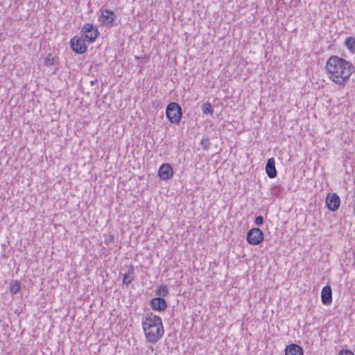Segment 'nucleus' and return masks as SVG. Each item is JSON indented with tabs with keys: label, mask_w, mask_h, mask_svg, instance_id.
Segmentation results:
<instances>
[{
	"label": "nucleus",
	"mask_w": 355,
	"mask_h": 355,
	"mask_svg": "<svg viewBox=\"0 0 355 355\" xmlns=\"http://www.w3.org/2000/svg\"><path fill=\"white\" fill-rule=\"evenodd\" d=\"M326 69L329 79L339 85H345L355 71L352 62L336 55H331L327 60Z\"/></svg>",
	"instance_id": "f257e3e1"
},
{
	"label": "nucleus",
	"mask_w": 355,
	"mask_h": 355,
	"mask_svg": "<svg viewBox=\"0 0 355 355\" xmlns=\"http://www.w3.org/2000/svg\"><path fill=\"white\" fill-rule=\"evenodd\" d=\"M166 115L171 123L178 124L182 116V108L177 103H170L166 107Z\"/></svg>",
	"instance_id": "f03ea898"
},
{
	"label": "nucleus",
	"mask_w": 355,
	"mask_h": 355,
	"mask_svg": "<svg viewBox=\"0 0 355 355\" xmlns=\"http://www.w3.org/2000/svg\"><path fill=\"white\" fill-rule=\"evenodd\" d=\"M144 331L148 341L152 344H155L160 340L164 332L163 324L153 326Z\"/></svg>",
	"instance_id": "7ed1b4c3"
},
{
	"label": "nucleus",
	"mask_w": 355,
	"mask_h": 355,
	"mask_svg": "<svg viewBox=\"0 0 355 355\" xmlns=\"http://www.w3.org/2000/svg\"><path fill=\"white\" fill-rule=\"evenodd\" d=\"M246 240L249 244L257 245L263 241V233L259 228L253 227L248 232Z\"/></svg>",
	"instance_id": "20e7f679"
},
{
	"label": "nucleus",
	"mask_w": 355,
	"mask_h": 355,
	"mask_svg": "<svg viewBox=\"0 0 355 355\" xmlns=\"http://www.w3.org/2000/svg\"><path fill=\"white\" fill-rule=\"evenodd\" d=\"M81 32L83 33L85 40H87L90 42H94L98 35L97 28L90 24H85L82 28Z\"/></svg>",
	"instance_id": "39448f33"
},
{
	"label": "nucleus",
	"mask_w": 355,
	"mask_h": 355,
	"mask_svg": "<svg viewBox=\"0 0 355 355\" xmlns=\"http://www.w3.org/2000/svg\"><path fill=\"white\" fill-rule=\"evenodd\" d=\"M161 324H163L159 316L153 315L152 313L144 316V320H142V327L144 330H146V329H148L153 326H159Z\"/></svg>",
	"instance_id": "423d86ee"
},
{
	"label": "nucleus",
	"mask_w": 355,
	"mask_h": 355,
	"mask_svg": "<svg viewBox=\"0 0 355 355\" xmlns=\"http://www.w3.org/2000/svg\"><path fill=\"white\" fill-rule=\"evenodd\" d=\"M116 19L115 13L107 9L102 10L101 14L98 17V21L105 26H112Z\"/></svg>",
	"instance_id": "0eeeda50"
},
{
	"label": "nucleus",
	"mask_w": 355,
	"mask_h": 355,
	"mask_svg": "<svg viewBox=\"0 0 355 355\" xmlns=\"http://www.w3.org/2000/svg\"><path fill=\"white\" fill-rule=\"evenodd\" d=\"M72 50L78 54H83L87 50L85 40L81 37H74L70 41Z\"/></svg>",
	"instance_id": "6e6552de"
},
{
	"label": "nucleus",
	"mask_w": 355,
	"mask_h": 355,
	"mask_svg": "<svg viewBox=\"0 0 355 355\" xmlns=\"http://www.w3.org/2000/svg\"><path fill=\"white\" fill-rule=\"evenodd\" d=\"M340 204V197L335 193H329L326 198V205L329 210L335 211L338 209Z\"/></svg>",
	"instance_id": "1a4fd4ad"
},
{
	"label": "nucleus",
	"mask_w": 355,
	"mask_h": 355,
	"mask_svg": "<svg viewBox=\"0 0 355 355\" xmlns=\"http://www.w3.org/2000/svg\"><path fill=\"white\" fill-rule=\"evenodd\" d=\"M173 175V170L169 164H163L158 171V176L162 180H168Z\"/></svg>",
	"instance_id": "9d476101"
},
{
	"label": "nucleus",
	"mask_w": 355,
	"mask_h": 355,
	"mask_svg": "<svg viewBox=\"0 0 355 355\" xmlns=\"http://www.w3.org/2000/svg\"><path fill=\"white\" fill-rule=\"evenodd\" d=\"M150 304L153 310L158 311H164L168 306L166 301L160 297L153 298Z\"/></svg>",
	"instance_id": "9b49d317"
},
{
	"label": "nucleus",
	"mask_w": 355,
	"mask_h": 355,
	"mask_svg": "<svg viewBox=\"0 0 355 355\" xmlns=\"http://www.w3.org/2000/svg\"><path fill=\"white\" fill-rule=\"evenodd\" d=\"M321 300L323 304L329 305L332 302V291L329 285L324 286L321 291Z\"/></svg>",
	"instance_id": "f8f14e48"
},
{
	"label": "nucleus",
	"mask_w": 355,
	"mask_h": 355,
	"mask_svg": "<svg viewBox=\"0 0 355 355\" xmlns=\"http://www.w3.org/2000/svg\"><path fill=\"white\" fill-rule=\"evenodd\" d=\"M266 172L270 178H274L277 176V170L275 168V162L274 158L268 159L266 165Z\"/></svg>",
	"instance_id": "ddd939ff"
},
{
	"label": "nucleus",
	"mask_w": 355,
	"mask_h": 355,
	"mask_svg": "<svg viewBox=\"0 0 355 355\" xmlns=\"http://www.w3.org/2000/svg\"><path fill=\"white\" fill-rule=\"evenodd\" d=\"M286 355H303L302 348L297 344H291L285 349Z\"/></svg>",
	"instance_id": "4468645a"
},
{
	"label": "nucleus",
	"mask_w": 355,
	"mask_h": 355,
	"mask_svg": "<svg viewBox=\"0 0 355 355\" xmlns=\"http://www.w3.org/2000/svg\"><path fill=\"white\" fill-rule=\"evenodd\" d=\"M134 274V268L132 266H130L128 268V271L127 273L123 275V283L124 284L128 285L134 279L132 275Z\"/></svg>",
	"instance_id": "2eb2a0df"
},
{
	"label": "nucleus",
	"mask_w": 355,
	"mask_h": 355,
	"mask_svg": "<svg viewBox=\"0 0 355 355\" xmlns=\"http://www.w3.org/2000/svg\"><path fill=\"white\" fill-rule=\"evenodd\" d=\"M168 294V289L166 285H159L156 290V295L164 297Z\"/></svg>",
	"instance_id": "dca6fc26"
},
{
	"label": "nucleus",
	"mask_w": 355,
	"mask_h": 355,
	"mask_svg": "<svg viewBox=\"0 0 355 355\" xmlns=\"http://www.w3.org/2000/svg\"><path fill=\"white\" fill-rule=\"evenodd\" d=\"M345 44L350 51L354 52L355 51V37H347L345 41Z\"/></svg>",
	"instance_id": "f3484780"
},
{
	"label": "nucleus",
	"mask_w": 355,
	"mask_h": 355,
	"mask_svg": "<svg viewBox=\"0 0 355 355\" xmlns=\"http://www.w3.org/2000/svg\"><path fill=\"white\" fill-rule=\"evenodd\" d=\"M20 289V284L17 280H13L10 284V292L12 294H17Z\"/></svg>",
	"instance_id": "a211bd4d"
},
{
	"label": "nucleus",
	"mask_w": 355,
	"mask_h": 355,
	"mask_svg": "<svg viewBox=\"0 0 355 355\" xmlns=\"http://www.w3.org/2000/svg\"><path fill=\"white\" fill-rule=\"evenodd\" d=\"M202 113L207 115H212L214 113V110L212 108L211 105L209 103H205L202 106Z\"/></svg>",
	"instance_id": "6ab92c4d"
},
{
	"label": "nucleus",
	"mask_w": 355,
	"mask_h": 355,
	"mask_svg": "<svg viewBox=\"0 0 355 355\" xmlns=\"http://www.w3.org/2000/svg\"><path fill=\"white\" fill-rule=\"evenodd\" d=\"M201 145L202 146V149L204 150H208L210 146L209 139V137H203L200 142Z\"/></svg>",
	"instance_id": "aec40b11"
},
{
	"label": "nucleus",
	"mask_w": 355,
	"mask_h": 355,
	"mask_svg": "<svg viewBox=\"0 0 355 355\" xmlns=\"http://www.w3.org/2000/svg\"><path fill=\"white\" fill-rule=\"evenodd\" d=\"M54 57L52 56V55L51 53H49L45 58H44V63L46 66H51L54 63Z\"/></svg>",
	"instance_id": "412c9836"
},
{
	"label": "nucleus",
	"mask_w": 355,
	"mask_h": 355,
	"mask_svg": "<svg viewBox=\"0 0 355 355\" xmlns=\"http://www.w3.org/2000/svg\"><path fill=\"white\" fill-rule=\"evenodd\" d=\"M264 220L262 216H258L255 218L254 223L257 226H261L263 224Z\"/></svg>",
	"instance_id": "4be33fe9"
},
{
	"label": "nucleus",
	"mask_w": 355,
	"mask_h": 355,
	"mask_svg": "<svg viewBox=\"0 0 355 355\" xmlns=\"http://www.w3.org/2000/svg\"><path fill=\"white\" fill-rule=\"evenodd\" d=\"M338 355H354V353L349 349L341 350Z\"/></svg>",
	"instance_id": "5701e85b"
},
{
	"label": "nucleus",
	"mask_w": 355,
	"mask_h": 355,
	"mask_svg": "<svg viewBox=\"0 0 355 355\" xmlns=\"http://www.w3.org/2000/svg\"><path fill=\"white\" fill-rule=\"evenodd\" d=\"M114 236L112 234H109L105 239V242H107V243L114 242Z\"/></svg>",
	"instance_id": "b1692460"
},
{
	"label": "nucleus",
	"mask_w": 355,
	"mask_h": 355,
	"mask_svg": "<svg viewBox=\"0 0 355 355\" xmlns=\"http://www.w3.org/2000/svg\"><path fill=\"white\" fill-rule=\"evenodd\" d=\"M97 82H98V80L96 78H95L94 80H92L90 81V85L92 86H93V85H96L97 83Z\"/></svg>",
	"instance_id": "393cba45"
}]
</instances>
